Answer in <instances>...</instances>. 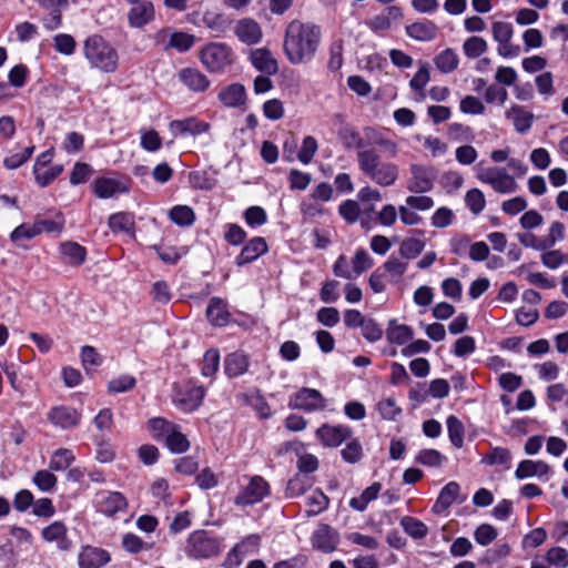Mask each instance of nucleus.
<instances>
[{
    "instance_id": "2",
    "label": "nucleus",
    "mask_w": 568,
    "mask_h": 568,
    "mask_svg": "<svg viewBox=\"0 0 568 568\" xmlns=\"http://www.w3.org/2000/svg\"><path fill=\"white\" fill-rule=\"evenodd\" d=\"M83 57L91 69L114 73L119 68V52L100 34H91L83 41Z\"/></svg>"
},
{
    "instance_id": "5",
    "label": "nucleus",
    "mask_w": 568,
    "mask_h": 568,
    "mask_svg": "<svg viewBox=\"0 0 568 568\" xmlns=\"http://www.w3.org/2000/svg\"><path fill=\"white\" fill-rule=\"evenodd\" d=\"M477 179L500 194L515 193L518 190V183L515 178L509 174L506 168L503 166H476Z\"/></svg>"
},
{
    "instance_id": "17",
    "label": "nucleus",
    "mask_w": 568,
    "mask_h": 568,
    "mask_svg": "<svg viewBox=\"0 0 568 568\" xmlns=\"http://www.w3.org/2000/svg\"><path fill=\"white\" fill-rule=\"evenodd\" d=\"M210 130V124L199 120L195 116H189L182 120H173L169 123V131L174 138L178 136H197Z\"/></svg>"
},
{
    "instance_id": "56",
    "label": "nucleus",
    "mask_w": 568,
    "mask_h": 568,
    "mask_svg": "<svg viewBox=\"0 0 568 568\" xmlns=\"http://www.w3.org/2000/svg\"><path fill=\"white\" fill-rule=\"evenodd\" d=\"M508 99V92L505 88L496 84L488 85L484 91V100L488 104L504 105Z\"/></svg>"
},
{
    "instance_id": "19",
    "label": "nucleus",
    "mask_w": 568,
    "mask_h": 568,
    "mask_svg": "<svg viewBox=\"0 0 568 568\" xmlns=\"http://www.w3.org/2000/svg\"><path fill=\"white\" fill-rule=\"evenodd\" d=\"M362 138L364 149H371L369 146H379L390 156H395L398 153L397 143L373 126L364 128Z\"/></svg>"
},
{
    "instance_id": "52",
    "label": "nucleus",
    "mask_w": 568,
    "mask_h": 568,
    "mask_svg": "<svg viewBox=\"0 0 568 568\" xmlns=\"http://www.w3.org/2000/svg\"><path fill=\"white\" fill-rule=\"evenodd\" d=\"M446 460V457L436 449H422L417 456L416 462L428 467H440Z\"/></svg>"
},
{
    "instance_id": "3",
    "label": "nucleus",
    "mask_w": 568,
    "mask_h": 568,
    "mask_svg": "<svg viewBox=\"0 0 568 568\" xmlns=\"http://www.w3.org/2000/svg\"><path fill=\"white\" fill-rule=\"evenodd\" d=\"M356 158L361 172L375 184L387 187L394 185L398 180V165L382 161L381 154L375 149L357 152Z\"/></svg>"
},
{
    "instance_id": "32",
    "label": "nucleus",
    "mask_w": 568,
    "mask_h": 568,
    "mask_svg": "<svg viewBox=\"0 0 568 568\" xmlns=\"http://www.w3.org/2000/svg\"><path fill=\"white\" fill-rule=\"evenodd\" d=\"M206 316L211 324L215 326H224L229 323L230 313L226 310V304L217 297H213L206 308Z\"/></svg>"
},
{
    "instance_id": "42",
    "label": "nucleus",
    "mask_w": 568,
    "mask_h": 568,
    "mask_svg": "<svg viewBox=\"0 0 568 568\" xmlns=\"http://www.w3.org/2000/svg\"><path fill=\"white\" fill-rule=\"evenodd\" d=\"M195 43V37L183 31H173L170 34L168 47L175 49L178 52L189 51Z\"/></svg>"
},
{
    "instance_id": "50",
    "label": "nucleus",
    "mask_w": 568,
    "mask_h": 568,
    "mask_svg": "<svg viewBox=\"0 0 568 568\" xmlns=\"http://www.w3.org/2000/svg\"><path fill=\"white\" fill-rule=\"evenodd\" d=\"M33 484L43 493L54 490L58 478L50 470H39L32 478Z\"/></svg>"
},
{
    "instance_id": "30",
    "label": "nucleus",
    "mask_w": 568,
    "mask_h": 568,
    "mask_svg": "<svg viewBox=\"0 0 568 568\" xmlns=\"http://www.w3.org/2000/svg\"><path fill=\"white\" fill-rule=\"evenodd\" d=\"M459 493H460L459 484L456 481H449L447 485H445L442 488L432 510L435 514H440V513L445 511L455 501L458 500Z\"/></svg>"
},
{
    "instance_id": "58",
    "label": "nucleus",
    "mask_w": 568,
    "mask_h": 568,
    "mask_svg": "<svg viewBox=\"0 0 568 568\" xmlns=\"http://www.w3.org/2000/svg\"><path fill=\"white\" fill-rule=\"evenodd\" d=\"M317 149L318 144L315 138L311 135L304 138L302 146L297 153L298 161L305 165L311 163Z\"/></svg>"
},
{
    "instance_id": "51",
    "label": "nucleus",
    "mask_w": 568,
    "mask_h": 568,
    "mask_svg": "<svg viewBox=\"0 0 568 568\" xmlns=\"http://www.w3.org/2000/svg\"><path fill=\"white\" fill-rule=\"evenodd\" d=\"M243 217L246 224L253 229L262 226L267 222L265 210L257 205L247 207L243 213Z\"/></svg>"
},
{
    "instance_id": "48",
    "label": "nucleus",
    "mask_w": 568,
    "mask_h": 568,
    "mask_svg": "<svg viewBox=\"0 0 568 568\" xmlns=\"http://www.w3.org/2000/svg\"><path fill=\"white\" fill-rule=\"evenodd\" d=\"M465 203L473 214L478 215L486 206V199L479 189L474 187L467 191L465 195Z\"/></svg>"
},
{
    "instance_id": "24",
    "label": "nucleus",
    "mask_w": 568,
    "mask_h": 568,
    "mask_svg": "<svg viewBox=\"0 0 568 568\" xmlns=\"http://www.w3.org/2000/svg\"><path fill=\"white\" fill-rule=\"evenodd\" d=\"M41 537L47 542H57L60 550H68L70 541L68 539V528L63 521L57 520L41 530Z\"/></svg>"
},
{
    "instance_id": "40",
    "label": "nucleus",
    "mask_w": 568,
    "mask_h": 568,
    "mask_svg": "<svg viewBox=\"0 0 568 568\" xmlns=\"http://www.w3.org/2000/svg\"><path fill=\"white\" fill-rule=\"evenodd\" d=\"M386 337L389 343L405 345L413 338V331L406 325L390 323L386 329Z\"/></svg>"
},
{
    "instance_id": "4",
    "label": "nucleus",
    "mask_w": 568,
    "mask_h": 568,
    "mask_svg": "<svg viewBox=\"0 0 568 568\" xmlns=\"http://www.w3.org/2000/svg\"><path fill=\"white\" fill-rule=\"evenodd\" d=\"M149 428L152 437L163 442L168 449L174 454H182L190 448V440L181 432V427L162 417H154L149 420Z\"/></svg>"
},
{
    "instance_id": "23",
    "label": "nucleus",
    "mask_w": 568,
    "mask_h": 568,
    "mask_svg": "<svg viewBox=\"0 0 568 568\" xmlns=\"http://www.w3.org/2000/svg\"><path fill=\"white\" fill-rule=\"evenodd\" d=\"M261 544V538L256 534L246 536L242 541L237 542L227 555V561L240 565L242 558L247 555L255 554Z\"/></svg>"
},
{
    "instance_id": "6",
    "label": "nucleus",
    "mask_w": 568,
    "mask_h": 568,
    "mask_svg": "<svg viewBox=\"0 0 568 568\" xmlns=\"http://www.w3.org/2000/svg\"><path fill=\"white\" fill-rule=\"evenodd\" d=\"M185 552L194 559H209L221 552V540L205 530H195L190 534Z\"/></svg>"
},
{
    "instance_id": "34",
    "label": "nucleus",
    "mask_w": 568,
    "mask_h": 568,
    "mask_svg": "<svg viewBox=\"0 0 568 568\" xmlns=\"http://www.w3.org/2000/svg\"><path fill=\"white\" fill-rule=\"evenodd\" d=\"M382 490L381 483H373L369 487L364 489L358 497H354L349 500V507L356 511L366 510L369 503L375 500Z\"/></svg>"
},
{
    "instance_id": "59",
    "label": "nucleus",
    "mask_w": 568,
    "mask_h": 568,
    "mask_svg": "<svg viewBox=\"0 0 568 568\" xmlns=\"http://www.w3.org/2000/svg\"><path fill=\"white\" fill-rule=\"evenodd\" d=\"M429 80V68L426 63H424L410 79L409 87L415 92H424V89L428 84Z\"/></svg>"
},
{
    "instance_id": "11",
    "label": "nucleus",
    "mask_w": 568,
    "mask_h": 568,
    "mask_svg": "<svg viewBox=\"0 0 568 568\" xmlns=\"http://www.w3.org/2000/svg\"><path fill=\"white\" fill-rule=\"evenodd\" d=\"M288 407L308 413L316 412L324 409L325 399L317 389L304 387L290 396Z\"/></svg>"
},
{
    "instance_id": "43",
    "label": "nucleus",
    "mask_w": 568,
    "mask_h": 568,
    "mask_svg": "<svg viewBox=\"0 0 568 568\" xmlns=\"http://www.w3.org/2000/svg\"><path fill=\"white\" fill-rule=\"evenodd\" d=\"M231 22L232 21L223 13L207 11L203 14L204 26L211 31L217 33H224L229 29Z\"/></svg>"
},
{
    "instance_id": "10",
    "label": "nucleus",
    "mask_w": 568,
    "mask_h": 568,
    "mask_svg": "<svg viewBox=\"0 0 568 568\" xmlns=\"http://www.w3.org/2000/svg\"><path fill=\"white\" fill-rule=\"evenodd\" d=\"M62 229V224L59 221L52 219H39L33 223H23L20 226L16 227L11 232V240L13 242L27 239L30 240L42 233H59Z\"/></svg>"
},
{
    "instance_id": "64",
    "label": "nucleus",
    "mask_w": 568,
    "mask_h": 568,
    "mask_svg": "<svg viewBox=\"0 0 568 568\" xmlns=\"http://www.w3.org/2000/svg\"><path fill=\"white\" fill-rule=\"evenodd\" d=\"M546 559L549 565L556 568L568 567V551L561 547H554L547 551Z\"/></svg>"
},
{
    "instance_id": "53",
    "label": "nucleus",
    "mask_w": 568,
    "mask_h": 568,
    "mask_svg": "<svg viewBox=\"0 0 568 568\" xmlns=\"http://www.w3.org/2000/svg\"><path fill=\"white\" fill-rule=\"evenodd\" d=\"M220 366V353L216 349H209L203 356L201 373L205 377L213 376Z\"/></svg>"
},
{
    "instance_id": "26",
    "label": "nucleus",
    "mask_w": 568,
    "mask_h": 568,
    "mask_svg": "<svg viewBox=\"0 0 568 568\" xmlns=\"http://www.w3.org/2000/svg\"><path fill=\"white\" fill-rule=\"evenodd\" d=\"M250 60L255 69L267 75L276 74L278 71L277 61L273 58L270 50L265 48L253 50Z\"/></svg>"
},
{
    "instance_id": "61",
    "label": "nucleus",
    "mask_w": 568,
    "mask_h": 568,
    "mask_svg": "<svg viewBox=\"0 0 568 568\" xmlns=\"http://www.w3.org/2000/svg\"><path fill=\"white\" fill-rule=\"evenodd\" d=\"M361 329L363 337L371 343H375L383 337L382 326L373 318H366Z\"/></svg>"
},
{
    "instance_id": "14",
    "label": "nucleus",
    "mask_w": 568,
    "mask_h": 568,
    "mask_svg": "<svg viewBox=\"0 0 568 568\" xmlns=\"http://www.w3.org/2000/svg\"><path fill=\"white\" fill-rule=\"evenodd\" d=\"M435 171L430 166L420 164L410 165V178L407 182V190L413 193H426L434 186Z\"/></svg>"
},
{
    "instance_id": "29",
    "label": "nucleus",
    "mask_w": 568,
    "mask_h": 568,
    "mask_svg": "<svg viewBox=\"0 0 568 568\" xmlns=\"http://www.w3.org/2000/svg\"><path fill=\"white\" fill-rule=\"evenodd\" d=\"M220 101L227 108H239L246 101V90L241 83H232L219 92Z\"/></svg>"
},
{
    "instance_id": "18",
    "label": "nucleus",
    "mask_w": 568,
    "mask_h": 568,
    "mask_svg": "<svg viewBox=\"0 0 568 568\" xmlns=\"http://www.w3.org/2000/svg\"><path fill=\"white\" fill-rule=\"evenodd\" d=\"M111 560L110 554L99 547L82 546L78 555L79 568H102Z\"/></svg>"
},
{
    "instance_id": "31",
    "label": "nucleus",
    "mask_w": 568,
    "mask_h": 568,
    "mask_svg": "<svg viewBox=\"0 0 568 568\" xmlns=\"http://www.w3.org/2000/svg\"><path fill=\"white\" fill-rule=\"evenodd\" d=\"M312 542L315 548L324 552H331L336 547L335 534L327 525H322L314 531Z\"/></svg>"
},
{
    "instance_id": "44",
    "label": "nucleus",
    "mask_w": 568,
    "mask_h": 568,
    "mask_svg": "<svg viewBox=\"0 0 568 568\" xmlns=\"http://www.w3.org/2000/svg\"><path fill=\"white\" fill-rule=\"evenodd\" d=\"M488 50L487 41L477 36H473L465 40L463 44L464 54L468 59H476L483 55Z\"/></svg>"
},
{
    "instance_id": "47",
    "label": "nucleus",
    "mask_w": 568,
    "mask_h": 568,
    "mask_svg": "<svg viewBox=\"0 0 568 568\" xmlns=\"http://www.w3.org/2000/svg\"><path fill=\"white\" fill-rule=\"evenodd\" d=\"M63 172V165L54 164L41 169L38 172L33 171L36 182L39 186L45 187L51 184Z\"/></svg>"
},
{
    "instance_id": "41",
    "label": "nucleus",
    "mask_w": 568,
    "mask_h": 568,
    "mask_svg": "<svg viewBox=\"0 0 568 568\" xmlns=\"http://www.w3.org/2000/svg\"><path fill=\"white\" fill-rule=\"evenodd\" d=\"M328 497L321 490H314L306 497V515L316 516L328 507Z\"/></svg>"
},
{
    "instance_id": "21",
    "label": "nucleus",
    "mask_w": 568,
    "mask_h": 568,
    "mask_svg": "<svg viewBox=\"0 0 568 568\" xmlns=\"http://www.w3.org/2000/svg\"><path fill=\"white\" fill-rule=\"evenodd\" d=\"M505 116L513 123L515 130L520 134H524L531 129L535 119L531 111L518 104H513L507 109Z\"/></svg>"
},
{
    "instance_id": "54",
    "label": "nucleus",
    "mask_w": 568,
    "mask_h": 568,
    "mask_svg": "<svg viewBox=\"0 0 568 568\" xmlns=\"http://www.w3.org/2000/svg\"><path fill=\"white\" fill-rule=\"evenodd\" d=\"M93 172L94 170L90 164L77 162L70 174V184L79 185L85 183Z\"/></svg>"
},
{
    "instance_id": "1",
    "label": "nucleus",
    "mask_w": 568,
    "mask_h": 568,
    "mask_svg": "<svg viewBox=\"0 0 568 568\" xmlns=\"http://www.w3.org/2000/svg\"><path fill=\"white\" fill-rule=\"evenodd\" d=\"M322 39L321 28L312 22L294 20L286 28L283 49L292 64L313 60Z\"/></svg>"
},
{
    "instance_id": "20",
    "label": "nucleus",
    "mask_w": 568,
    "mask_h": 568,
    "mask_svg": "<svg viewBox=\"0 0 568 568\" xmlns=\"http://www.w3.org/2000/svg\"><path fill=\"white\" fill-rule=\"evenodd\" d=\"M154 18L155 10L151 1L133 3V7L128 12V21L132 28H143L152 22Z\"/></svg>"
},
{
    "instance_id": "25",
    "label": "nucleus",
    "mask_w": 568,
    "mask_h": 568,
    "mask_svg": "<svg viewBox=\"0 0 568 568\" xmlns=\"http://www.w3.org/2000/svg\"><path fill=\"white\" fill-rule=\"evenodd\" d=\"M550 473V466L544 460H521L515 471V477L519 480L530 477H548Z\"/></svg>"
},
{
    "instance_id": "13",
    "label": "nucleus",
    "mask_w": 568,
    "mask_h": 568,
    "mask_svg": "<svg viewBox=\"0 0 568 568\" xmlns=\"http://www.w3.org/2000/svg\"><path fill=\"white\" fill-rule=\"evenodd\" d=\"M93 504L97 510L112 517L124 511L128 507L126 498L119 491L100 490L94 495Z\"/></svg>"
},
{
    "instance_id": "8",
    "label": "nucleus",
    "mask_w": 568,
    "mask_h": 568,
    "mask_svg": "<svg viewBox=\"0 0 568 568\" xmlns=\"http://www.w3.org/2000/svg\"><path fill=\"white\" fill-rule=\"evenodd\" d=\"M205 389L191 382L174 389L172 403L181 412L189 414L195 412L203 403Z\"/></svg>"
},
{
    "instance_id": "36",
    "label": "nucleus",
    "mask_w": 568,
    "mask_h": 568,
    "mask_svg": "<svg viewBox=\"0 0 568 568\" xmlns=\"http://www.w3.org/2000/svg\"><path fill=\"white\" fill-rule=\"evenodd\" d=\"M134 215L128 212H118L109 217V227L112 232L132 234L134 231Z\"/></svg>"
},
{
    "instance_id": "37",
    "label": "nucleus",
    "mask_w": 568,
    "mask_h": 568,
    "mask_svg": "<svg viewBox=\"0 0 568 568\" xmlns=\"http://www.w3.org/2000/svg\"><path fill=\"white\" fill-rule=\"evenodd\" d=\"M338 138L346 149H356L357 152L365 150L362 135L349 124L339 128Z\"/></svg>"
},
{
    "instance_id": "55",
    "label": "nucleus",
    "mask_w": 568,
    "mask_h": 568,
    "mask_svg": "<svg viewBox=\"0 0 568 568\" xmlns=\"http://www.w3.org/2000/svg\"><path fill=\"white\" fill-rule=\"evenodd\" d=\"M34 146H28L23 151L12 153L3 159V165L8 170H16L23 165L33 154Z\"/></svg>"
},
{
    "instance_id": "62",
    "label": "nucleus",
    "mask_w": 568,
    "mask_h": 568,
    "mask_svg": "<svg viewBox=\"0 0 568 568\" xmlns=\"http://www.w3.org/2000/svg\"><path fill=\"white\" fill-rule=\"evenodd\" d=\"M342 458L349 464H355L361 460L363 456V448L357 439H353L346 444L341 450Z\"/></svg>"
},
{
    "instance_id": "12",
    "label": "nucleus",
    "mask_w": 568,
    "mask_h": 568,
    "mask_svg": "<svg viewBox=\"0 0 568 568\" xmlns=\"http://www.w3.org/2000/svg\"><path fill=\"white\" fill-rule=\"evenodd\" d=\"M315 436L324 447L335 448L341 446L347 439H351L353 432L347 425L323 424L316 429Z\"/></svg>"
},
{
    "instance_id": "49",
    "label": "nucleus",
    "mask_w": 568,
    "mask_h": 568,
    "mask_svg": "<svg viewBox=\"0 0 568 568\" xmlns=\"http://www.w3.org/2000/svg\"><path fill=\"white\" fill-rule=\"evenodd\" d=\"M53 48L63 55H72L77 49L75 39L68 33H58L53 37Z\"/></svg>"
},
{
    "instance_id": "45",
    "label": "nucleus",
    "mask_w": 568,
    "mask_h": 568,
    "mask_svg": "<svg viewBox=\"0 0 568 568\" xmlns=\"http://www.w3.org/2000/svg\"><path fill=\"white\" fill-rule=\"evenodd\" d=\"M404 531L415 539H422L428 534L427 526L419 519L410 516H405L400 520Z\"/></svg>"
},
{
    "instance_id": "38",
    "label": "nucleus",
    "mask_w": 568,
    "mask_h": 568,
    "mask_svg": "<svg viewBox=\"0 0 568 568\" xmlns=\"http://www.w3.org/2000/svg\"><path fill=\"white\" fill-rule=\"evenodd\" d=\"M74 460L75 455L71 449L59 448L52 454L50 458L49 469L52 471L65 470Z\"/></svg>"
},
{
    "instance_id": "39",
    "label": "nucleus",
    "mask_w": 568,
    "mask_h": 568,
    "mask_svg": "<svg viewBox=\"0 0 568 568\" xmlns=\"http://www.w3.org/2000/svg\"><path fill=\"white\" fill-rule=\"evenodd\" d=\"M169 217L179 226H191L195 222V213L189 205H174L169 212Z\"/></svg>"
},
{
    "instance_id": "63",
    "label": "nucleus",
    "mask_w": 568,
    "mask_h": 568,
    "mask_svg": "<svg viewBox=\"0 0 568 568\" xmlns=\"http://www.w3.org/2000/svg\"><path fill=\"white\" fill-rule=\"evenodd\" d=\"M377 410L382 418L386 420H394L402 413V409L396 405L393 398H385L378 402Z\"/></svg>"
},
{
    "instance_id": "28",
    "label": "nucleus",
    "mask_w": 568,
    "mask_h": 568,
    "mask_svg": "<svg viewBox=\"0 0 568 568\" xmlns=\"http://www.w3.org/2000/svg\"><path fill=\"white\" fill-rule=\"evenodd\" d=\"M180 81L194 92H203L210 85L207 77L194 68H185L179 72Z\"/></svg>"
},
{
    "instance_id": "27",
    "label": "nucleus",
    "mask_w": 568,
    "mask_h": 568,
    "mask_svg": "<svg viewBox=\"0 0 568 568\" xmlns=\"http://www.w3.org/2000/svg\"><path fill=\"white\" fill-rule=\"evenodd\" d=\"M406 33L414 40L427 42L437 37L438 27L430 20L417 21L406 27Z\"/></svg>"
},
{
    "instance_id": "22",
    "label": "nucleus",
    "mask_w": 568,
    "mask_h": 568,
    "mask_svg": "<svg viewBox=\"0 0 568 568\" xmlns=\"http://www.w3.org/2000/svg\"><path fill=\"white\" fill-rule=\"evenodd\" d=\"M234 32L241 42L248 45L256 44L262 39L260 24L251 18L239 20L235 24Z\"/></svg>"
},
{
    "instance_id": "7",
    "label": "nucleus",
    "mask_w": 568,
    "mask_h": 568,
    "mask_svg": "<svg viewBox=\"0 0 568 568\" xmlns=\"http://www.w3.org/2000/svg\"><path fill=\"white\" fill-rule=\"evenodd\" d=\"M201 62L211 72L224 70L233 61L232 49L221 42H211L201 50Z\"/></svg>"
},
{
    "instance_id": "15",
    "label": "nucleus",
    "mask_w": 568,
    "mask_h": 568,
    "mask_svg": "<svg viewBox=\"0 0 568 568\" xmlns=\"http://www.w3.org/2000/svg\"><path fill=\"white\" fill-rule=\"evenodd\" d=\"M47 417L49 422L61 429H72L79 426L82 415L71 406L59 405L52 407Z\"/></svg>"
},
{
    "instance_id": "46",
    "label": "nucleus",
    "mask_w": 568,
    "mask_h": 568,
    "mask_svg": "<svg viewBox=\"0 0 568 568\" xmlns=\"http://www.w3.org/2000/svg\"><path fill=\"white\" fill-rule=\"evenodd\" d=\"M446 425L448 437L453 446L456 448L463 447L465 432L463 423L455 415H449L446 419Z\"/></svg>"
},
{
    "instance_id": "33",
    "label": "nucleus",
    "mask_w": 568,
    "mask_h": 568,
    "mask_svg": "<svg viewBox=\"0 0 568 568\" xmlns=\"http://www.w3.org/2000/svg\"><path fill=\"white\" fill-rule=\"evenodd\" d=\"M247 357L242 353H232L225 357L224 371L231 378L243 375L247 371Z\"/></svg>"
},
{
    "instance_id": "60",
    "label": "nucleus",
    "mask_w": 568,
    "mask_h": 568,
    "mask_svg": "<svg viewBox=\"0 0 568 568\" xmlns=\"http://www.w3.org/2000/svg\"><path fill=\"white\" fill-rule=\"evenodd\" d=\"M136 384V381L131 375H121L109 382L108 388L111 393H125L132 389Z\"/></svg>"
},
{
    "instance_id": "35",
    "label": "nucleus",
    "mask_w": 568,
    "mask_h": 568,
    "mask_svg": "<svg viewBox=\"0 0 568 568\" xmlns=\"http://www.w3.org/2000/svg\"><path fill=\"white\" fill-rule=\"evenodd\" d=\"M436 68L443 73H452L458 68L459 57L454 49L447 48L434 58Z\"/></svg>"
},
{
    "instance_id": "57",
    "label": "nucleus",
    "mask_w": 568,
    "mask_h": 568,
    "mask_svg": "<svg viewBox=\"0 0 568 568\" xmlns=\"http://www.w3.org/2000/svg\"><path fill=\"white\" fill-rule=\"evenodd\" d=\"M459 110L465 114L481 115L486 108L477 97L466 95L460 100Z\"/></svg>"
},
{
    "instance_id": "9",
    "label": "nucleus",
    "mask_w": 568,
    "mask_h": 568,
    "mask_svg": "<svg viewBox=\"0 0 568 568\" xmlns=\"http://www.w3.org/2000/svg\"><path fill=\"white\" fill-rule=\"evenodd\" d=\"M93 193L98 199L108 200L130 191V180L125 176H100L93 182Z\"/></svg>"
},
{
    "instance_id": "16",
    "label": "nucleus",
    "mask_w": 568,
    "mask_h": 568,
    "mask_svg": "<svg viewBox=\"0 0 568 568\" xmlns=\"http://www.w3.org/2000/svg\"><path fill=\"white\" fill-rule=\"evenodd\" d=\"M270 493L267 481L261 476H254L247 486L236 496L235 504L239 506L253 505L261 501Z\"/></svg>"
}]
</instances>
